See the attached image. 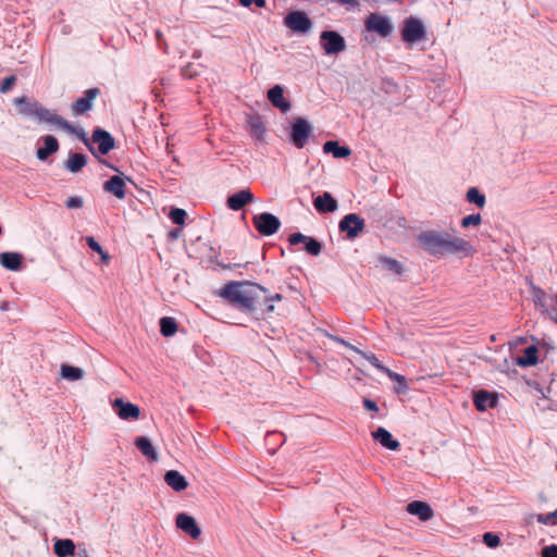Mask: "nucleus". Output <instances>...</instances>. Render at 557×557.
Masks as SVG:
<instances>
[{"label":"nucleus","instance_id":"7","mask_svg":"<svg viewBox=\"0 0 557 557\" xmlns=\"http://www.w3.org/2000/svg\"><path fill=\"white\" fill-rule=\"evenodd\" d=\"M425 37V27L423 23L413 16H409L404 22L401 29V39L405 42L413 44Z\"/></svg>","mask_w":557,"mask_h":557},{"label":"nucleus","instance_id":"22","mask_svg":"<svg viewBox=\"0 0 557 557\" xmlns=\"http://www.w3.org/2000/svg\"><path fill=\"white\" fill-rule=\"evenodd\" d=\"M372 437L375 442L389 450H397L400 447L399 442L395 440L391 432L383 426H379L374 432H372Z\"/></svg>","mask_w":557,"mask_h":557},{"label":"nucleus","instance_id":"64","mask_svg":"<svg viewBox=\"0 0 557 557\" xmlns=\"http://www.w3.org/2000/svg\"><path fill=\"white\" fill-rule=\"evenodd\" d=\"M171 236H172V237H176V236H177V231L172 232V233H171Z\"/></svg>","mask_w":557,"mask_h":557},{"label":"nucleus","instance_id":"33","mask_svg":"<svg viewBox=\"0 0 557 557\" xmlns=\"http://www.w3.org/2000/svg\"><path fill=\"white\" fill-rule=\"evenodd\" d=\"M61 376L70 382L78 381L84 377L83 369L63 363L61 366Z\"/></svg>","mask_w":557,"mask_h":557},{"label":"nucleus","instance_id":"51","mask_svg":"<svg viewBox=\"0 0 557 557\" xmlns=\"http://www.w3.org/2000/svg\"><path fill=\"white\" fill-rule=\"evenodd\" d=\"M547 314L557 324V310L555 309V307H552V310H549V313Z\"/></svg>","mask_w":557,"mask_h":557},{"label":"nucleus","instance_id":"49","mask_svg":"<svg viewBox=\"0 0 557 557\" xmlns=\"http://www.w3.org/2000/svg\"><path fill=\"white\" fill-rule=\"evenodd\" d=\"M542 557H557V544L545 546L542 549Z\"/></svg>","mask_w":557,"mask_h":557},{"label":"nucleus","instance_id":"1","mask_svg":"<svg viewBox=\"0 0 557 557\" xmlns=\"http://www.w3.org/2000/svg\"><path fill=\"white\" fill-rule=\"evenodd\" d=\"M417 240L423 250L433 257H440L445 253L471 256L474 251L468 240L435 230L421 232L417 236Z\"/></svg>","mask_w":557,"mask_h":557},{"label":"nucleus","instance_id":"32","mask_svg":"<svg viewBox=\"0 0 557 557\" xmlns=\"http://www.w3.org/2000/svg\"><path fill=\"white\" fill-rule=\"evenodd\" d=\"M53 550L58 557H67L74 554L75 544L70 539L57 540L53 545Z\"/></svg>","mask_w":557,"mask_h":557},{"label":"nucleus","instance_id":"41","mask_svg":"<svg viewBox=\"0 0 557 557\" xmlns=\"http://www.w3.org/2000/svg\"><path fill=\"white\" fill-rule=\"evenodd\" d=\"M186 216H187L186 211L184 209H180V208H172L169 213V218L176 225H184Z\"/></svg>","mask_w":557,"mask_h":557},{"label":"nucleus","instance_id":"56","mask_svg":"<svg viewBox=\"0 0 557 557\" xmlns=\"http://www.w3.org/2000/svg\"><path fill=\"white\" fill-rule=\"evenodd\" d=\"M238 1L243 7H250L253 3V0H238Z\"/></svg>","mask_w":557,"mask_h":557},{"label":"nucleus","instance_id":"57","mask_svg":"<svg viewBox=\"0 0 557 557\" xmlns=\"http://www.w3.org/2000/svg\"><path fill=\"white\" fill-rule=\"evenodd\" d=\"M10 304L8 301L0 302V310L5 311L9 309Z\"/></svg>","mask_w":557,"mask_h":557},{"label":"nucleus","instance_id":"34","mask_svg":"<svg viewBox=\"0 0 557 557\" xmlns=\"http://www.w3.org/2000/svg\"><path fill=\"white\" fill-rule=\"evenodd\" d=\"M160 325V333L164 337H171L173 336L177 331V323L174 318L171 317H163L159 321Z\"/></svg>","mask_w":557,"mask_h":557},{"label":"nucleus","instance_id":"48","mask_svg":"<svg viewBox=\"0 0 557 557\" xmlns=\"http://www.w3.org/2000/svg\"><path fill=\"white\" fill-rule=\"evenodd\" d=\"M327 337L331 338L333 342L338 343L354 351H356V349H358L357 347H355L354 345H351L350 343H348L347 341H345L344 338H342L337 335L327 334Z\"/></svg>","mask_w":557,"mask_h":557},{"label":"nucleus","instance_id":"43","mask_svg":"<svg viewBox=\"0 0 557 557\" xmlns=\"http://www.w3.org/2000/svg\"><path fill=\"white\" fill-rule=\"evenodd\" d=\"M483 543L490 548H495L499 545L500 539L496 533L485 532L483 534Z\"/></svg>","mask_w":557,"mask_h":557},{"label":"nucleus","instance_id":"4","mask_svg":"<svg viewBox=\"0 0 557 557\" xmlns=\"http://www.w3.org/2000/svg\"><path fill=\"white\" fill-rule=\"evenodd\" d=\"M366 227V221L357 213L344 215L338 223V231L349 240L357 238Z\"/></svg>","mask_w":557,"mask_h":557},{"label":"nucleus","instance_id":"16","mask_svg":"<svg viewBox=\"0 0 557 557\" xmlns=\"http://www.w3.org/2000/svg\"><path fill=\"white\" fill-rule=\"evenodd\" d=\"M267 98L274 108L283 113L288 112L292 108L290 101L284 97V87L282 85L277 84L271 87L267 92Z\"/></svg>","mask_w":557,"mask_h":557},{"label":"nucleus","instance_id":"63","mask_svg":"<svg viewBox=\"0 0 557 557\" xmlns=\"http://www.w3.org/2000/svg\"><path fill=\"white\" fill-rule=\"evenodd\" d=\"M556 406H557V405H550V406H548V408H547V409H548V410H557V409H556Z\"/></svg>","mask_w":557,"mask_h":557},{"label":"nucleus","instance_id":"62","mask_svg":"<svg viewBox=\"0 0 557 557\" xmlns=\"http://www.w3.org/2000/svg\"><path fill=\"white\" fill-rule=\"evenodd\" d=\"M237 267H239V264L234 263V264L225 265L224 268L232 269V268H237Z\"/></svg>","mask_w":557,"mask_h":557},{"label":"nucleus","instance_id":"28","mask_svg":"<svg viewBox=\"0 0 557 557\" xmlns=\"http://www.w3.org/2000/svg\"><path fill=\"white\" fill-rule=\"evenodd\" d=\"M135 446L149 460H151V461L158 460L157 449L153 447L151 441L148 437H146V436L136 437Z\"/></svg>","mask_w":557,"mask_h":557},{"label":"nucleus","instance_id":"47","mask_svg":"<svg viewBox=\"0 0 557 557\" xmlns=\"http://www.w3.org/2000/svg\"><path fill=\"white\" fill-rule=\"evenodd\" d=\"M86 244L92 251L97 253H102V247L92 236L86 237Z\"/></svg>","mask_w":557,"mask_h":557},{"label":"nucleus","instance_id":"11","mask_svg":"<svg viewBox=\"0 0 557 557\" xmlns=\"http://www.w3.org/2000/svg\"><path fill=\"white\" fill-rule=\"evenodd\" d=\"M288 243L292 246H296L298 244H304L305 251L310 256H319L322 251V243L317 238L304 235L300 232L293 233L288 236Z\"/></svg>","mask_w":557,"mask_h":557},{"label":"nucleus","instance_id":"8","mask_svg":"<svg viewBox=\"0 0 557 557\" xmlns=\"http://www.w3.org/2000/svg\"><path fill=\"white\" fill-rule=\"evenodd\" d=\"M366 29L370 33H375L382 38L388 37L393 32V24L391 20L379 13H371L366 22Z\"/></svg>","mask_w":557,"mask_h":557},{"label":"nucleus","instance_id":"26","mask_svg":"<svg viewBox=\"0 0 557 557\" xmlns=\"http://www.w3.org/2000/svg\"><path fill=\"white\" fill-rule=\"evenodd\" d=\"M164 482L175 492H182L187 488L186 478L177 470H169L164 474Z\"/></svg>","mask_w":557,"mask_h":557},{"label":"nucleus","instance_id":"31","mask_svg":"<svg viewBox=\"0 0 557 557\" xmlns=\"http://www.w3.org/2000/svg\"><path fill=\"white\" fill-rule=\"evenodd\" d=\"M16 106L20 108V112L27 116H36L40 103L36 100H28L25 96L15 99Z\"/></svg>","mask_w":557,"mask_h":557},{"label":"nucleus","instance_id":"14","mask_svg":"<svg viewBox=\"0 0 557 557\" xmlns=\"http://www.w3.org/2000/svg\"><path fill=\"white\" fill-rule=\"evenodd\" d=\"M91 140L98 145L97 150L100 154H108L115 145L113 136L106 129L96 127L91 135Z\"/></svg>","mask_w":557,"mask_h":557},{"label":"nucleus","instance_id":"45","mask_svg":"<svg viewBox=\"0 0 557 557\" xmlns=\"http://www.w3.org/2000/svg\"><path fill=\"white\" fill-rule=\"evenodd\" d=\"M15 82L16 78L14 75L5 77L0 85V91L3 94L10 91Z\"/></svg>","mask_w":557,"mask_h":557},{"label":"nucleus","instance_id":"40","mask_svg":"<svg viewBox=\"0 0 557 557\" xmlns=\"http://www.w3.org/2000/svg\"><path fill=\"white\" fill-rule=\"evenodd\" d=\"M356 352L366 358L380 372L384 373L387 370V367L383 366L374 354H367L360 349H356Z\"/></svg>","mask_w":557,"mask_h":557},{"label":"nucleus","instance_id":"50","mask_svg":"<svg viewBox=\"0 0 557 557\" xmlns=\"http://www.w3.org/2000/svg\"><path fill=\"white\" fill-rule=\"evenodd\" d=\"M362 404H363V407L369 411H374V412L379 411V407H377L376 403L372 399L363 398Z\"/></svg>","mask_w":557,"mask_h":557},{"label":"nucleus","instance_id":"24","mask_svg":"<svg viewBox=\"0 0 557 557\" xmlns=\"http://www.w3.org/2000/svg\"><path fill=\"white\" fill-rule=\"evenodd\" d=\"M407 511L412 516H417L421 521H428L434 515L431 506L421 500H413L409 503L407 505Z\"/></svg>","mask_w":557,"mask_h":557},{"label":"nucleus","instance_id":"19","mask_svg":"<svg viewBox=\"0 0 557 557\" xmlns=\"http://www.w3.org/2000/svg\"><path fill=\"white\" fill-rule=\"evenodd\" d=\"M473 404L479 411L495 408L498 404V398L495 394L480 389L473 394Z\"/></svg>","mask_w":557,"mask_h":557},{"label":"nucleus","instance_id":"54","mask_svg":"<svg viewBox=\"0 0 557 557\" xmlns=\"http://www.w3.org/2000/svg\"><path fill=\"white\" fill-rule=\"evenodd\" d=\"M99 255H100L101 260H102L103 262H106V263H108V262H109V260H110V256L108 255V252H106V251L102 249V253H99Z\"/></svg>","mask_w":557,"mask_h":557},{"label":"nucleus","instance_id":"37","mask_svg":"<svg viewBox=\"0 0 557 557\" xmlns=\"http://www.w3.org/2000/svg\"><path fill=\"white\" fill-rule=\"evenodd\" d=\"M466 199L468 202L475 205L479 208H483L486 202L485 195L482 194L476 187L468 189Z\"/></svg>","mask_w":557,"mask_h":557},{"label":"nucleus","instance_id":"25","mask_svg":"<svg viewBox=\"0 0 557 557\" xmlns=\"http://www.w3.org/2000/svg\"><path fill=\"white\" fill-rule=\"evenodd\" d=\"M0 264L9 271H20L23 264V255L12 251L1 252Z\"/></svg>","mask_w":557,"mask_h":557},{"label":"nucleus","instance_id":"59","mask_svg":"<svg viewBox=\"0 0 557 557\" xmlns=\"http://www.w3.org/2000/svg\"><path fill=\"white\" fill-rule=\"evenodd\" d=\"M273 310H274V305H273V302H269V304L267 305V311H268V312H272Z\"/></svg>","mask_w":557,"mask_h":557},{"label":"nucleus","instance_id":"12","mask_svg":"<svg viewBox=\"0 0 557 557\" xmlns=\"http://www.w3.org/2000/svg\"><path fill=\"white\" fill-rule=\"evenodd\" d=\"M38 122L47 123L50 126H57L62 131H73L72 124L64 120L61 115H58L53 111L42 107L38 108L37 114L35 116Z\"/></svg>","mask_w":557,"mask_h":557},{"label":"nucleus","instance_id":"38","mask_svg":"<svg viewBox=\"0 0 557 557\" xmlns=\"http://www.w3.org/2000/svg\"><path fill=\"white\" fill-rule=\"evenodd\" d=\"M248 125L252 134L256 136L257 139H261L264 135L265 127L263 123L261 122L260 117H251L248 121Z\"/></svg>","mask_w":557,"mask_h":557},{"label":"nucleus","instance_id":"60","mask_svg":"<svg viewBox=\"0 0 557 557\" xmlns=\"http://www.w3.org/2000/svg\"><path fill=\"white\" fill-rule=\"evenodd\" d=\"M552 517H554V524L557 525V509L552 512Z\"/></svg>","mask_w":557,"mask_h":557},{"label":"nucleus","instance_id":"53","mask_svg":"<svg viewBox=\"0 0 557 557\" xmlns=\"http://www.w3.org/2000/svg\"><path fill=\"white\" fill-rule=\"evenodd\" d=\"M341 4H349V5H352V7H356L358 5V1L357 0H337Z\"/></svg>","mask_w":557,"mask_h":557},{"label":"nucleus","instance_id":"2","mask_svg":"<svg viewBox=\"0 0 557 557\" xmlns=\"http://www.w3.org/2000/svg\"><path fill=\"white\" fill-rule=\"evenodd\" d=\"M245 285L267 293V288L259 284L233 281L225 284L219 295L242 312L251 313L256 310L257 296L252 289H243Z\"/></svg>","mask_w":557,"mask_h":557},{"label":"nucleus","instance_id":"6","mask_svg":"<svg viewBox=\"0 0 557 557\" xmlns=\"http://www.w3.org/2000/svg\"><path fill=\"white\" fill-rule=\"evenodd\" d=\"M252 223L256 230L262 236H271L281 227V221L277 216L269 212H262L253 215Z\"/></svg>","mask_w":557,"mask_h":557},{"label":"nucleus","instance_id":"23","mask_svg":"<svg viewBox=\"0 0 557 557\" xmlns=\"http://www.w3.org/2000/svg\"><path fill=\"white\" fill-rule=\"evenodd\" d=\"M532 297L535 305V308L540 310L542 313H549L552 310V297L547 295V293L537 286L532 287Z\"/></svg>","mask_w":557,"mask_h":557},{"label":"nucleus","instance_id":"35","mask_svg":"<svg viewBox=\"0 0 557 557\" xmlns=\"http://www.w3.org/2000/svg\"><path fill=\"white\" fill-rule=\"evenodd\" d=\"M379 262L384 269H386L395 274L400 275L404 272L403 263L394 258H391L387 256H380Z\"/></svg>","mask_w":557,"mask_h":557},{"label":"nucleus","instance_id":"13","mask_svg":"<svg viewBox=\"0 0 557 557\" xmlns=\"http://www.w3.org/2000/svg\"><path fill=\"white\" fill-rule=\"evenodd\" d=\"M112 408L122 420H137L140 416V409L137 405L122 398H115L112 401Z\"/></svg>","mask_w":557,"mask_h":557},{"label":"nucleus","instance_id":"17","mask_svg":"<svg viewBox=\"0 0 557 557\" xmlns=\"http://www.w3.org/2000/svg\"><path fill=\"white\" fill-rule=\"evenodd\" d=\"M175 523L180 530L188 534L193 540H197L201 534V530L198 527L195 518L188 513H178L175 518Z\"/></svg>","mask_w":557,"mask_h":557},{"label":"nucleus","instance_id":"46","mask_svg":"<svg viewBox=\"0 0 557 557\" xmlns=\"http://www.w3.org/2000/svg\"><path fill=\"white\" fill-rule=\"evenodd\" d=\"M536 521L539 523H542V524H545V525H555L554 524V517H552V512L536 515Z\"/></svg>","mask_w":557,"mask_h":557},{"label":"nucleus","instance_id":"27","mask_svg":"<svg viewBox=\"0 0 557 557\" xmlns=\"http://www.w3.org/2000/svg\"><path fill=\"white\" fill-rule=\"evenodd\" d=\"M87 160V156L84 153L70 152L67 160L63 163V166L71 173H77L86 166Z\"/></svg>","mask_w":557,"mask_h":557},{"label":"nucleus","instance_id":"29","mask_svg":"<svg viewBox=\"0 0 557 557\" xmlns=\"http://www.w3.org/2000/svg\"><path fill=\"white\" fill-rule=\"evenodd\" d=\"M325 153H332L334 158L344 159L350 156L351 150L348 146H342L337 140H327L323 145Z\"/></svg>","mask_w":557,"mask_h":557},{"label":"nucleus","instance_id":"61","mask_svg":"<svg viewBox=\"0 0 557 557\" xmlns=\"http://www.w3.org/2000/svg\"><path fill=\"white\" fill-rule=\"evenodd\" d=\"M156 36H157V39L159 41V44L161 42V38H162V35L159 30L156 32Z\"/></svg>","mask_w":557,"mask_h":557},{"label":"nucleus","instance_id":"55","mask_svg":"<svg viewBox=\"0 0 557 557\" xmlns=\"http://www.w3.org/2000/svg\"><path fill=\"white\" fill-rule=\"evenodd\" d=\"M253 3L258 7V8H264L265 7V0H253Z\"/></svg>","mask_w":557,"mask_h":557},{"label":"nucleus","instance_id":"18","mask_svg":"<svg viewBox=\"0 0 557 557\" xmlns=\"http://www.w3.org/2000/svg\"><path fill=\"white\" fill-rule=\"evenodd\" d=\"M255 200L253 194L250 189H240L235 194L227 197L226 205L231 210H242L246 205L251 203Z\"/></svg>","mask_w":557,"mask_h":557},{"label":"nucleus","instance_id":"9","mask_svg":"<svg viewBox=\"0 0 557 557\" xmlns=\"http://www.w3.org/2000/svg\"><path fill=\"white\" fill-rule=\"evenodd\" d=\"M284 24L294 33L306 34L312 28V21L304 11H292L284 17Z\"/></svg>","mask_w":557,"mask_h":557},{"label":"nucleus","instance_id":"30","mask_svg":"<svg viewBox=\"0 0 557 557\" xmlns=\"http://www.w3.org/2000/svg\"><path fill=\"white\" fill-rule=\"evenodd\" d=\"M537 354V347L535 345H530L524 349L523 356L517 358L516 363L521 368L535 366L539 361Z\"/></svg>","mask_w":557,"mask_h":557},{"label":"nucleus","instance_id":"10","mask_svg":"<svg viewBox=\"0 0 557 557\" xmlns=\"http://www.w3.org/2000/svg\"><path fill=\"white\" fill-rule=\"evenodd\" d=\"M100 89L98 87H92L84 91L83 96L76 99L71 104V110L74 115H83L86 112L92 110L94 101L100 95Z\"/></svg>","mask_w":557,"mask_h":557},{"label":"nucleus","instance_id":"36","mask_svg":"<svg viewBox=\"0 0 557 557\" xmlns=\"http://www.w3.org/2000/svg\"><path fill=\"white\" fill-rule=\"evenodd\" d=\"M392 381L397 383V386L395 387V391L397 394H404L408 389L406 377L399 373H396L387 368V370L384 372Z\"/></svg>","mask_w":557,"mask_h":557},{"label":"nucleus","instance_id":"5","mask_svg":"<svg viewBox=\"0 0 557 557\" xmlns=\"http://www.w3.org/2000/svg\"><path fill=\"white\" fill-rule=\"evenodd\" d=\"M320 45L327 55L338 54L346 49L345 38L336 30H323L320 34Z\"/></svg>","mask_w":557,"mask_h":557},{"label":"nucleus","instance_id":"3","mask_svg":"<svg viewBox=\"0 0 557 557\" xmlns=\"http://www.w3.org/2000/svg\"><path fill=\"white\" fill-rule=\"evenodd\" d=\"M312 134V126L304 117H296L290 124L289 140L298 149L306 146Z\"/></svg>","mask_w":557,"mask_h":557},{"label":"nucleus","instance_id":"44","mask_svg":"<svg viewBox=\"0 0 557 557\" xmlns=\"http://www.w3.org/2000/svg\"><path fill=\"white\" fill-rule=\"evenodd\" d=\"M84 205V200L81 196H73L66 199L65 206L67 209H79Z\"/></svg>","mask_w":557,"mask_h":557},{"label":"nucleus","instance_id":"52","mask_svg":"<svg viewBox=\"0 0 557 557\" xmlns=\"http://www.w3.org/2000/svg\"><path fill=\"white\" fill-rule=\"evenodd\" d=\"M283 297L281 294H275L273 296H270L269 298H267V301L268 302H273V301H278L281 300Z\"/></svg>","mask_w":557,"mask_h":557},{"label":"nucleus","instance_id":"15","mask_svg":"<svg viewBox=\"0 0 557 557\" xmlns=\"http://www.w3.org/2000/svg\"><path fill=\"white\" fill-rule=\"evenodd\" d=\"M125 180L131 182V178L123 175H113L103 183L102 188L106 193L112 194L117 199L123 200L126 197Z\"/></svg>","mask_w":557,"mask_h":557},{"label":"nucleus","instance_id":"58","mask_svg":"<svg viewBox=\"0 0 557 557\" xmlns=\"http://www.w3.org/2000/svg\"><path fill=\"white\" fill-rule=\"evenodd\" d=\"M407 224V220L405 218H399L398 225L405 227Z\"/></svg>","mask_w":557,"mask_h":557},{"label":"nucleus","instance_id":"39","mask_svg":"<svg viewBox=\"0 0 557 557\" xmlns=\"http://www.w3.org/2000/svg\"><path fill=\"white\" fill-rule=\"evenodd\" d=\"M73 131H65L66 133L76 135L84 145L89 149L92 154H96L94 146L90 144L89 138L87 137L86 132L82 127H75L72 125Z\"/></svg>","mask_w":557,"mask_h":557},{"label":"nucleus","instance_id":"42","mask_svg":"<svg viewBox=\"0 0 557 557\" xmlns=\"http://www.w3.org/2000/svg\"><path fill=\"white\" fill-rule=\"evenodd\" d=\"M482 222V216L480 213H473V214H470V215H467L465 218L461 219L460 221V225L461 227L463 228H468L470 226H478L480 225Z\"/></svg>","mask_w":557,"mask_h":557},{"label":"nucleus","instance_id":"20","mask_svg":"<svg viewBox=\"0 0 557 557\" xmlns=\"http://www.w3.org/2000/svg\"><path fill=\"white\" fill-rule=\"evenodd\" d=\"M313 206L319 213H332L338 208L337 200L329 191L317 196L313 199Z\"/></svg>","mask_w":557,"mask_h":557},{"label":"nucleus","instance_id":"21","mask_svg":"<svg viewBox=\"0 0 557 557\" xmlns=\"http://www.w3.org/2000/svg\"><path fill=\"white\" fill-rule=\"evenodd\" d=\"M40 140L44 145L37 149L36 157L40 161H46L51 154L59 150L60 145L58 139L52 135L41 136Z\"/></svg>","mask_w":557,"mask_h":557}]
</instances>
